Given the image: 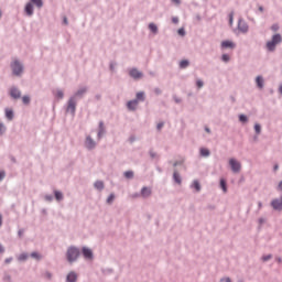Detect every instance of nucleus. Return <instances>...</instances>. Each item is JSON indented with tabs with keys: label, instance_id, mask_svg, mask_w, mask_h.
Wrapping results in <instances>:
<instances>
[{
	"label": "nucleus",
	"instance_id": "24",
	"mask_svg": "<svg viewBox=\"0 0 282 282\" xmlns=\"http://www.w3.org/2000/svg\"><path fill=\"white\" fill-rule=\"evenodd\" d=\"M50 198L57 199V202H61L63 199V195H61V192L54 191V196H50Z\"/></svg>",
	"mask_w": 282,
	"mask_h": 282
},
{
	"label": "nucleus",
	"instance_id": "13",
	"mask_svg": "<svg viewBox=\"0 0 282 282\" xmlns=\"http://www.w3.org/2000/svg\"><path fill=\"white\" fill-rule=\"evenodd\" d=\"M24 12H25L26 17H33L34 4H32V2L29 1L24 7Z\"/></svg>",
	"mask_w": 282,
	"mask_h": 282
},
{
	"label": "nucleus",
	"instance_id": "2",
	"mask_svg": "<svg viewBox=\"0 0 282 282\" xmlns=\"http://www.w3.org/2000/svg\"><path fill=\"white\" fill-rule=\"evenodd\" d=\"M80 256L87 260H91V250L88 248L76 249L74 247L65 250V261H69V263L76 262V258Z\"/></svg>",
	"mask_w": 282,
	"mask_h": 282
},
{
	"label": "nucleus",
	"instance_id": "35",
	"mask_svg": "<svg viewBox=\"0 0 282 282\" xmlns=\"http://www.w3.org/2000/svg\"><path fill=\"white\" fill-rule=\"evenodd\" d=\"M95 187L96 189H104V182H96Z\"/></svg>",
	"mask_w": 282,
	"mask_h": 282
},
{
	"label": "nucleus",
	"instance_id": "30",
	"mask_svg": "<svg viewBox=\"0 0 282 282\" xmlns=\"http://www.w3.org/2000/svg\"><path fill=\"white\" fill-rule=\"evenodd\" d=\"M219 189H224V193H226V181L219 180Z\"/></svg>",
	"mask_w": 282,
	"mask_h": 282
},
{
	"label": "nucleus",
	"instance_id": "59",
	"mask_svg": "<svg viewBox=\"0 0 282 282\" xmlns=\"http://www.w3.org/2000/svg\"><path fill=\"white\" fill-rule=\"evenodd\" d=\"M0 226H3V216H0Z\"/></svg>",
	"mask_w": 282,
	"mask_h": 282
},
{
	"label": "nucleus",
	"instance_id": "49",
	"mask_svg": "<svg viewBox=\"0 0 282 282\" xmlns=\"http://www.w3.org/2000/svg\"><path fill=\"white\" fill-rule=\"evenodd\" d=\"M154 94H156V96H160V94H162V89H160V88H154Z\"/></svg>",
	"mask_w": 282,
	"mask_h": 282
},
{
	"label": "nucleus",
	"instance_id": "44",
	"mask_svg": "<svg viewBox=\"0 0 282 282\" xmlns=\"http://www.w3.org/2000/svg\"><path fill=\"white\" fill-rule=\"evenodd\" d=\"M106 200H108V204H111V202L115 200V195H108V198H106Z\"/></svg>",
	"mask_w": 282,
	"mask_h": 282
},
{
	"label": "nucleus",
	"instance_id": "64",
	"mask_svg": "<svg viewBox=\"0 0 282 282\" xmlns=\"http://www.w3.org/2000/svg\"><path fill=\"white\" fill-rule=\"evenodd\" d=\"M279 94L282 95V85L279 87Z\"/></svg>",
	"mask_w": 282,
	"mask_h": 282
},
{
	"label": "nucleus",
	"instance_id": "15",
	"mask_svg": "<svg viewBox=\"0 0 282 282\" xmlns=\"http://www.w3.org/2000/svg\"><path fill=\"white\" fill-rule=\"evenodd\" d=\"M134 100H137V104L144 102V100H147V97L144 96V91L137 93Z\"/></svg>",
	"mask_w": 282,
	"mask_h": 282
},
{
	"label": "nucleus",
	"instance_id": "47",
	"mask_svg": "<svg viewBox=\"0 0 282 282\" xmlns=\"http://www.w3.org/2000/svg\"><path fill=\"white\" fill-rule=\"evenodd\" d=\"M129 142H130V144H133V142H135V135H131L129 138Z\"/></svg>",
	"mask_w": 282,
	"mask_h": 282
},
{
	"label": "nucleus",
	"instance_id": "3",
	"mask_svg": "<svg viewBox=\"0 0 282 282\" xmlns=\"http://www.w3.org/2000/svg\"><path fill=\"white\" fill-rule=\"evenodd\" d=\"M282 43L281 33H276L272 36L271 41L267 42V48L269 52H274L276 46Z\"/></svg>",
	"mask_w": 282,
	"mask_h": 282
},
{
	"label": "nucleus",
	"instance_id": "32",
	"mask_svg": "<svg viewBox=\"0 0 282 282\" xmlns=\"http://www.w3.org/2000/svg\"><path fill=\"white\" fill-rule=\"evenodd\" d=\"M31 259L40 260L42 259V256L37 254V252H31Z\"/></svg>",
	"mask_w": 282,
	"mask_h": 282
},
{
	"label": "nucleus",
	"instance_id": "38",
	"mask_svg": "<svg viewBox=\"0 0 282 282\" xmlns=\"http://www.w3.org/2000/svg\"><path fill=\"white\" fill-rule=\"evenodd\" d=\"M196 86L198 87V89H202V87H204V82L202 79H197Z\"/></svg>",
	"mask_w": 282,
	"mask_h": 282
},
{
	"label": "nucleus",
	"instance_id": "6",
	"mask_svg": "<svg viewBox=\"0 0 282 282\" xmlns=\"http://www.w3.org/2000/svg\"><path fill=\"white\" fill-rule=\"evenodd\" d=\"M129 76L130 78H133V80H140L141 78H144V73L133 67L129 70Z\"/></svg>",
	"mask_w": 282,
	"mask_h": 282
},
{
	"label": "nucleus",
	"instance_id": "33",
	"mask_svg": "<svg viewBox=\"0 0 282 282\" xmlns=\"http://www.w3.org/2000/svg\"><path fill=\"white\" fill-rule=\"evenodd\" d=\"M239 122H248V116L239 115Z\"/></svg>",
	"mask_w": 282,
	"mask_h": 282
},
{
	"label": "nucleus",
	"instance_id": "27",
	"mask_svg": "<svg viewBox=\"0 0 282 282\" xmlns=\"http://www.w3.org/2000/svg\"><path fill=\"white\" fill-rule=\"evenodd\" d=\"M221 61H223V63H230V55L223 54L221 55Z\"/></svg>",
	"mask_w": 282,
	"mask_h": 282
},
{
	"label": "nucleus",
	"instance_id": "60",
	"mask_svg": "<svg viewBox=\"0 0 282 282\" xmlns=\"http://www.w3.org/2000/svg\"><path fill=\"white\" fill-rule=\"evenodd\" d=\"M258 10H259V12H263V7L262 6H260L259 8H258Z\"/></svg>",
	"mask_w": 282,
	"mask_h": 282
},
{
	"label": "nucleus",
	"instance_id": "56",
	"mask_svg": "<svg viewBox=\"0 0 282 282\" xmlns=\"http://www.w3.org/2000/svg\"><path fill=\"white\" fill-rule=\"evenodd\" d=\"M3 263H11V258L3 260Z\"/></svg>",
	"mask_w": 282,
	"mask_h": 282
},
{
	"label": "nucleus",
	"instance_id": "11",
	"mask_svg": "<svg viewBox=\"0 0 282 282\" xmlns=\"http://www.w3.org/2000/svg\"><path fill=\"white\" fill-rule=\"evenodd\" d=\"M220 47L223 50H235L237 47V44L230 40L223 41L220 44Z\"/></svg>",
	"mask_w": 282,
	"mask_h": 282
},
{
	"label": "nucleus",
	"instance_id": "8",
	"mask_svg": "<svg viewBox=\"0 0 282 282\" xmlns=\"http://www.w3.org/2000/svg\"><path fill=\"white\" fill-rule=\"evenodd\" d=\"M104 135H107V128L105 127V121H99L97 140H102Z\"/></svg>",
	"mask_w": 282,
	"mask_h": 282
},
{
	"label": "nucleus",
	"instance_id": "39",
	"mask_svg": "<svg viewBox=\"0 0 282 282\" xmlns=\"http://www.w3.org/2000/svg\"><path fill=\"white\" fill-rule=\"evenodd\" d=\"M173 100L174 102H176V105H180L182 102V98L177 97V95L173 96Z\"/></svg>",
	"mask_w": 282,
	"mask_h": 282
},
{
	"label": "nucleus",
	"instance_id": "16",
	"mask_svg": "<svg viewBox=\"0 0 282 282\" xmlns=\"http://www.w3.org/2000/svg\"><path fill=\"white\" fill-rule=\"evenodd\" d=\"M256 85L259 89H263L264 80L262 76H258L256 78Z\"/></svg>",
	"mask_w": 282,
	"mask_h": 282
},
{
	"label": "nucleus",
	"instance_id": "37",
	"mask_svg": "<svg viewBox=\"0 0 282 282\" xmlns=\"http://www.w3.org/2000/svg\"><path fill=\"white\" fill-rule=\"evenodd\" d=\"M234 19H235V11H231V12L229 13V25H232Z\"/></svg>",
	"mask_w": 282,
	"mask_h": 282
},
{
	"label": "nucleus",
	"instance_id": "54",
	"mask_svg": "<svg viewBox=\"0 0 282 282\" xmlns=\"http://www.w3.org/2000/svg\"><path fill=\"white\" fill-rule=\"evenodd\" d=\"M278 191L282 192V181H281V183L278 184Z\"/></svg>",
	"mask_w": 282,
	"mask_h": 282
},
{
	"label": "nucleus",
	"instance_id": "46",
	"mask_svg": "<svg viewBox=\"0 0 282 282\" xmlns=\"http://www.w3.org/2000/svg\"><path fill=\"white\" fill-rule=\"evenodd\" d=\"M109 69L110 72H113V69H116V64H113V62L109 64Z\"/></svg>",
	"mask_w": 282,
	"mask_h": 282
},
{
	"label": "nucleus",
	"instance_id": "45",
	"mask_svg": "<svg viewBox=\"0 0 282 282\" xmlns=\"http://www.w3.org/2000/svg\"><path fill=\"white\" fill-rule=\"evenodd\" d=\"M172 23H174V24L180 23V18H177V17L172 18Z\"/></svg>",
	"mask_w": 282,
	"mask_h": 282
},
{
	"label": "nucleus",
	"instance_id": "52",
	"mask_svg": "<svg viewBox=\"0 0 282 282\" xmlns=\"http://www.w3.org/2000/svg\"><path fill=\"white\" fill-rule=\"evenodd\" d=\"M173 177H180V172L174 171V173H173Z\"/></svg>",
	"mask_w": 282,
	"mask_h": 282
},
{
	"label": "nucleus",
	"instance_id": "57",
	"mask_svg": "<svg viewBox=\"0 0 282 282\" xmlns=\"http://www.w3.org/2000/svg\"><path fill=\"white\" fill-rule=\"evenodd\" d=\"M205 131H206V133H212L210 128H208V127H205Z\"/></svg>",
	"mask_w": 282,
	"mask_h": 282
},
{
	"label": "nucleus",
	"instance_id": "1",
	"mask_svg": "<svg viewBox=\"0 0 282 282\" xmlns=\"http://www.w3.org/2000/svg\"><path fill=\"white\" fill-rule=\"evenodd\" d=\"M88 89L89 88H87V86H83L69 97L66 105V113L76 116V107L78 105V100H83L85 98V94H87Z\"/></svg>",
	"mask_w": 282,
	"mask_h": 282
},
{
	"label": "nucleus",
	"instance_id": "25",
	"mask_svg": "<svg viewBox=\"0 0 282 282\" xmlns=\"http://www.w3.org/2000/svg\"><path fill=\"white\" fill-rule=\"evenodd\" d=\"M149 30L153 33V34H158V25L155 23H150L149 24Z\"/></svg>",
	"mask_w": 282,
	"mask_h": 282
},
{
	"label": "nucleus",
	"instance_id": "10",
	"mask_svg": "<svg viewBox=\"0 0 282 282\" xmlns=\"http://www.w3.org/2000/svg\"><path fill=\"white\" fill-rule=\"evenodd\" d=\"M85 147L88 151H94V149H96V141H94V139L88 135L86 137Z\"/></svg>",
	"mask_w": 282,
	"mask_h": 282
},
{
	"label": "nucleus",
	"instance_id": "4",
	"mask_svg": "<svg viewBox=\"0 0 282 282\" xmlns=\"http://www.w3.org/2000/svg\"><path fill=\"white\" fill-rule=\"evenodd\" d=\"M11 69H12L13 76H21V74H23V64H21V62H19L18 59H15L14 62L11 63Z\"/></svg>",
	"mask_w": 282,
	"mask_h": 282
},
{
	"label": "nucleus",
	"instance_id": "12",
	"mask_svg": "<svg viewBox=\"0 0 282 282\" xmlns=\"http://www.w3.org/2000/svg\"><path fill=\"white\" fill-rule=\"evenodd\" d=\"M270 207H273V210L282 209V196H281V198L271 200Z\"/></svg>",
	"mask_w": 282,
	"mask_h": 282
},
{
	"label": "nucleus",
	"instance_id": "36",
	"mask_svg": "<svg viewBox=\"0 0 282 282\" xmlns=\"http://www.w3.org/2000/svg\"><path fill=\"white\" fill-rule=\"evenodd\" d=\"M177 34L180 36H186V30H184V28H181V29L177 30Z\"/></svg>",
	"mask_w": 282,
	"mask_h": 282
},
{
	"label": "nucleus",
	"instance_id": "41",
	"mask_svg": "<svg viewBox=\"0 0 282 282\" xmlns=\"http://www.w3.org/2000/svg\"><path fill=\"white\" fill-rule=\"evenodd\" d=\"M19 261H26V253L19 254Z\"/></svg>",
	"mask_w": 282,
	"mask_h": 282
},
{
	"label": "nucleus",
	"instance_id": "22",
	"mask_svg": "<svg viewBox=\"0 0 282 282\" xmlns=\"http://www.w3.org/2000/svg\"><path fill=\"white\" fill-rule=\"evenodd\" d=\"M149 155H150L151 160H160L159 154L155 151H153V149L149 150Z\"/></svg>",
	"mask_w": 282,
	"mask_h": 282
},
{
	"label": "nucleus",
	"instance_id": "26",
	"mask_svg": "<svg viewBox=\"0 0 282 282\" xmlns=\"http://www.w3.org/2000/svg\"><path fill=\"white\" fill-rule=\"evenodd\" d=\"M8 131V127H6V123L0 122V137L3 135Z\"/></svg>",
	"mask_w": 282,
	"mask_h": 282
},
{
	"label": "nucleus",
	"instance_id": "29",
	"mask_svg": "<svg viewBox=\"0 0 282 282\" xmlns=\"http://www.w3.org/2000/svg\"><path fill=\"white\" fill-rule=\"evenodd\" d=\"M22 102H23V105H30V102H31L30 96H28V95L23 96Z\"/></svg>",
	"mask_w": 282,
	"mask_h": 282
},
{
	"label": "nucleus",
	"instance_id": "40",
	"mask_svg": "<svg viewBox=\"0 0 282 282\" xmlns=\"http://www.w3.org/2000/svg\"><path fill=\"white\" fill-rule=\"evenodd\" d=\"M193 189H196V192H199V183L198 182H193Z\"/></svg>",
	"mask_w": 282,
	"mask_h": 282
},
{
	"label": "nucleus",
	"instance_id": "28",
	"mask_svg": "<svg viewBox=\"0 0 282 282\" xmlns=\"http://www.w3.org/2000/svg\"><path fill=\"white\" fill-rule=\"evenodd\" d=\"M142 197H150V188L142 187Z\"/></svg>",
	"mask_w": 282,
	"mask_h": 282
},
{
	"label": "nucleus",
	"instance_id": "5",
	"mask_svg": "<svg viewBox=\"0 0 282 282\" xmlns=\"http://www.w3.org/2000/svg\"><path fill=\"white\" fill-rule=\"evenodd\" d=\"M239 32H241V34H248L250 26L248 25V22H246V20H243V18H240L238 20V25H237Z\"/></svg>",
	"mask_w": 282,
	"mask_h": 282
},
{
	"label": "nucleus",
	"instance_id": "19",
	"mask_svg": "<svg viewBox=\"0 0 282 282\" xmlns=\"http://www.w3.org/2000/svg\"><path fill=\"white\" fill-rule=\"evenodd\" d=\"M30 3H32V6L37 7L39 10L43 8V0H30Z\"/></svg>",
	"mask_w": 282,
	"mask_h": 282
},
{
	"label": "nucleus",
	"instance_id": "14",
	"mask_svg": "<svg viewBox=\"0 0 282 282\" xmlns=\"http://www.w3.org/2000/svg\"><path fill=\"white\" fill-rule=\"evenodd\" d=\"M127 107L129 111H135V109H138V100L132 99L128 101Z\"/></svg>",
	"mask_w": 282,
	"mask_h": 282
},
{
	"label": "nucleus",
	"instance_id": "7",
	"mask_svg": "<svg viewBox=\"0 0 282 282\" xmlns=\"http://www.w3.org/2000/svg\"><path fill=\"white\" fill-rule=\"evenodd\" d=\"M229 166H230L232 173H239V171H241V163L239 161H237V159H230Z\"/></svg>",
	"mask_w": 282,
	"mask_h": 282
},
{
	"label": "nucleus",
	"instance_id": "17",
	"mask_svg": "<svg viewBox=\"0 0 282 282\" xmlns=\"http://www.w3.org/2000/svg\"><path fill=\"white\" fill-rule=\"evenodd\" d=\"M65 281L76 282V273L69 272V274L65 275Z\"/></svg>",
	"mask_w": 282,
	"mask_h": 282
},
{
	"label": "nucleus",
	"instance_id": "55",
	"mask_svg": "<svg viewBox=\"0 0 282 282\" xmlns=\"http://www.w3.org/2000/svg\"><path fill=\"white\" fill-rule=\"evenodd\" d=\"M0 177H6V171H0Z\"/></svg>",
	"mask_w": 282,
	"mask_h": 282
},
{
	"label": "nucleus",
	"instance_id": "9",
	"mask_svg": "<svg viewBox=\"0 0 282 282\" xmlns=\"http://www.w3.org/2000/svg\"><path fill=\"white\" fill-rule=\"evenodd\" d=\"M9 96L13 98V100H19L21 98V90L17 86H12L9 90Z\"/></svg>",
	"mask_w": 282,
	"mask_h": 282
},
{
	"label": "nucleus",
	"instance_id": "63",
	"mask_svg": "<svg viewBox=\"0 0 282 282\" xmlns=\"http://www.w3.org/2000/svg\"><path fill=\"white\" fill-rule=\"evenodd\" d=\"M63 23H65V25H67V23H68L67 18H64Z\"/></svg>",
	"mask_w": 282,
	"mask_h": 282
},
{
	"label": "nucleus",
	"instance_id": "62",
	"mask_svg": "<svg viewBox=\"0 0 282 282\" xmlns=\"http://www.w3.org/2000/svg\"><path fill=\"white\" fill-rule=\"evenodd\" d=\"M173 182L180 184V178H173Z\"/></svg>",
	"mask_w": 282,
	"mask_h": 282
},
{
	"label": "nucleus",
	"instance_id": "23",
	"mask_svg": "<svg viewBox=\"0 0 282 282\" xmlns=\"http://www.w3.org/2000/svg\"><path fill=\"white\" fill-rule=\"evenodd\" d=\"M55 97H57L58 100H63V98H65V93L62 89H57Z\"/></svg>",
	"mask_w": 282,
	"mask_h": 282
},
{
	"label": "nucleus",
	"instance_id": "43",
	"mask_svg": "<svg viewBox=\"0 0 282 282\" xmlns=\"http://www.w3.org/2000/svg\"><path fill=\"white\" fill-rule=\"evenodd\" d=\"M164 127V122H159L158 124H156V129H158V131H162V128Z\"/></svg>",
	"mask_w": 282,
	"mask_h": 282
},
{
	"label": "nucleus",
	"instance_id": "34",
	"mask_svg": "<svg viewBox=\"0 0 282 282\" xmlns=\"http://www.w3.org/2000/svg\"><path fill=\"white\" fill-rule=\"evenodd\" d=\"M133 175H134V173H133V171H126L124 173H123V177H133Z\"/></svg>",
	"mask_w": 282,
	"mask_h": 282
},
{
	"label": "nucleus",
	"instance_id": "58",
	"mask_svg": "<svg viewBox=\"0 0 282 282\" xmlns=\"http://www.w3.org/2000/svg\"><path fill=\"white\" fill-rule=\"evenodd\" d=\"M273 171H279V164H275V165L273 166Z\"/></svg>",
	"mask_w": 282,
	"mask_h": 282
},
{
	"label": "nucleus",
	"instance_id": "42",
	"mask_svg": "<svg viewBox=\"0 0 282 282\" xmlns=\"http://www.w3.org/2000/svg\"><path fill=\"white\" fill-rule=\"evenodd\" d=\"M272 32H279V24H273L271 26Z\"/></svg>",
	"mask_w": 282,
	"mask_h": 282
},
{
	"label": "nucleus",
	"instance_id": "31",
	"mask_svg": "<svg viewBox=\"0 0 282 282\" xmlns=\"http://www.w3.org/2000/svg\"><path fill=\"white\" fill-rule=\"evenodd\" d=\"M254 131H256L257 135H261V124L256 123L254 124Z\"/></svg>",
	"mask_w": 282,
	"mask_h": 282
},
{
	"label": "nucleus",
	"instance_id": "20",
	"mask_svg": "<svg viewBox=\"0 0 282 282\" xmlns=\"http://www.w3.org/2000/svg\"><path fill=\"white\" fill-rule=\"evenodd\" d=\"M191 65V62L188 59H182L180 62V68L181 69H186V67H188Z\"/></svg>",
	"mask_w": 282,
	"mask_h": 282
},
{
	"label": "nucleus",
	"instance_id": "21",
	"mask_svg": "<svg viewBox=\"0 0 282 282\" xmlns=\"http://www.w3.org/2000/svg\"><path fill=\"white\" fill-rule=\"evenodd\" d=\"M200 155L203 158H209L210 156V150L206 149V148H202L200 149Z\"/></svg>",
	"mask_w": 282,
	"mask_h": 282
},
{
	"label": "nucleus",
	"instance_id": "61",
	"mask_svg": "<svg viewBox=\"0 0 282 282\" xmlns=\"http://www.w3.org/2000/svg\"><path fill=\"white\" fill-rule=\"evenodd\" d=\"M230 100H231V102H236L237 101V99H235L234 96L230 97Z\"/></svg>",
	"mask_w": 282,
	"mask_h": 282
},
{
	"label": "nucleus",
	"instance_id": "53",
	"mask_svg": "<svg viewBox=\"0 0 282 282\" xmlns=\"http://www.w3.org/2000/svg\"><path fill=\"white\" fill-rule=\"evenodd\" d=\"M50 200H57V198H53V197L46 196V202H50Z\"/></svg>",
	"mask_w": 282,
	"mask_h": 282
},
{
	"label": "nucleus",
	"instance_id": "48",
	"mask_svg": "<svg viewBox=\"0 0 282 282\" xmlns=\"http://www.w3.org/2000/svg\"><path fill=\"white\" fill-rule=\"evenodd\" d=\"M183 162L182 161H176L173 163V166H182Z\"/></svg>",
	"mask_w": 282,
	"mask_h": 282
},
{
	"label": "nucleus",
	"instance_id": "50",
	"mask_svg": "<svg viewBox=\"0 0 282 282\" xmlns=\"http://www.w3.org/2000/svg\"><path fill=\"white\" fill-rule=\"evenodd\" d=\"M269 259H271V256H263L262 257V261H269Z\"/></svg>",
	"mask_w": 282,
	"mask_h": 282
},
{
	"label": "nucleus",
	"instance_id": "51",
	"mask_svg": "<svg viewBox=\"0 0 282 282\" xmlns=\"http://www.w3.org/2000/svg\"><path fill=\"white\" fill-rule=\"evenodd\" d=\"M219 282H230V279L224 278V279L219 280Z\"/></svg>",
	"mask_w": 282,
	"mask_h": 282
},
{
	"label": "nucleus",
	"instance_id": "18",
	"mask_svg": "<svg viewBox=\"0 0 282 282\" xmlns=\"http://www.w3.org/2000/svg\"><path fill=\"white\" fill-rule=\"evenodd\" d=\"M6 118L9 120H14V110L12 109H6Z\"/></svg>",
	"mask_w": 282,
	"mask_h": 282
}]
</instances>
